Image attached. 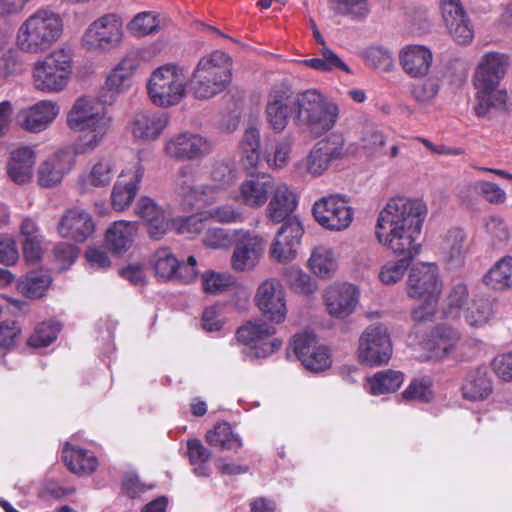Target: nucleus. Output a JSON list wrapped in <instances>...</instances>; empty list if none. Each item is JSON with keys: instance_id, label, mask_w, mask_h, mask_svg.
<instances>
[{"instance_id": "c9c22d12", "label": "nucleus", "mask_w": 512, "mask_h": 512, "mask_svg": "<svg viewBox=\"0 0 512 512\" xmlns=\"http://www.w3.org/2000/svg\"><path fill=\"white\" fill-rule=\"evenodd\" d=\"M137 232V222L127 220L115 221L106 230V246L114 254L126 253L132 247Z\"/></svg>"}, {"instance_id": "9b49d317", "label": "nucleus", "mask_w": 512, "mask_h": 512, "mask_svg": "<svg viewBox=\"0 0 512 512\" xmlns=\"http://www.w3.org/2000/svg\"><path fill=\"white\" fill-rule=\"evenodd\" d=\"M393 352L388 328L384 324H371L359 337L357 359L362 365L378 367L389 362Z\"/></svg>"}, {"instance_id": "603ef678", "label": "nucleus", "mask_w": 512, "mask_h": 512, "mask_svg": "<svg viewBox=\"0 0 512 512\" xmlns=\"http://www.w3.org/2000/svg\"><path fill=\"white\" fill-rule=\"evenodd\" d=\"M187 449L189 461L193 466L195 475L198 477H209L211 471L207 463L211 457V452L198 439L189 440L187 442Z\"/></svg>"}, {"instance_id": "1a4fd4ad", "label": "nucleus", "mask_w": 512, "mask_h": 512, "mask_svg": "<svg viewBox=\"0 0 512 512\" xmlns=\"http://www.w3.org/2000/svg\"><path fill=\"white\" fill-rule=\"evenodd\" d=\"M151 102L162 108L179 104L186 95V79L183 68L168 64L155 69L147 83Z\"/></svg>"}, {"instance_id": "09e8293b", "label": "nucleus", "mask_w": 512, "mask_h": 512, "mask_svg": "<svg viewBox=\"0 0 512 512\" xmlns=\"http://www.w3.org/2000/svg\"><path fill=\"white\" fill-rule=\"evenodd\" d=\"M283 276L290 288L298 294L311 295L318 290L316 280L297 265L286 267Z\"/></svg>"}, {"instance_id": "4c0bfd02", "label": "nucleus", "mask_w": 512, "mask_h": 512, "mask_svg": "<svg viewBox=\"0 0 512 512\" xmlns=\"http://www.w3.org/2000/svg\"><path fill=\"white\" fill-rule=\"evenodd\" d=\"M35 153L30 147H19L11 152L7 164L9 178L17 184L29 182L33 175Z\"/></svg>"}, {"instance_id": "49530a36", "label": "nucleus", "mask_w": 512, "mask_h": 512, "mask_svg": "<svg viewBox=\"0 0 512 512\" xmlns=\"http://www.w3.org/2000/svg\"><path fill=\"white\" fill-rule=\"evenodd\" d=\"M319 53V57L306 59L304 60V64L320 72H333L340 70L347 74H352V70L349 66L327 46L321 47Z\"/></svg>"}, {"instance_id": "f03ea898", "label": "nucleus", "mask_w": 512, "mask_h": 512, "mask_svg": "<svg viewBox=\"0 0 512 512\" xmlns=\"http://www.w3.org/2000/svg\"><path fill=\"white\" fill-rule=\"evenodd\" d=\"M67 125L72 131L81 134L73 150H58L39 165L37 180L41 187L59 185L73 169L76 155L91 154L99 148L112 131L114 117L96 100L77 98L67 114Z\"/></svg>"}, {"instance_id": "052dcab7", "label": "nucleus", "mask_w": 512, "mask_h": 512, "mask_svg": "<svg viewBox=\"0 0 512 512\" xmlns=\"http://www.w3.org/2000/svg\"><path fill=\"white\" fill-rule=\"evenodd\" d=\"M61 330L57 321H45L38 324L28 340V345L34 348H44L53 343Z\"/></svg>"}, {"instance_id": "cd10ccee", "label": "nucleus", "mask_w": 512, "mask_h": 512, "mask_svg": "<svg viewBox=\"0 0 512 512\" xmlns=\"http://www.w3.org/2000/svg\"><path fill=\"white\" fill-rule=\"evenodd\" d=\"M475 89L474 111L478 117H487L493 111L507 109L508 93L503 83H473Z\"/></svg>"}, {"instance_id": "6ab92c4d", "label": "nucleus", "mask_w": 512, "mask_h": 512, "mask_svg": "<svg viewBox=\"0 0 512 512\" xmlns=\"http://www.w3.org/2000/svg\"><path fill=\"white\" fill-rule=\"evenodd\" d=\"M254 301L261 314L272 324L285 321L288 307L286 292L281 283L273 278L261 282L256 290Z\"/></svg>"}, {"instance_id": "4468645a", "label": "nucleus", "mask_w": 512, "mask_h": 512, "mask_svg": "<svg viewBox=\"0 0 512 512\" xmlns=\"http://www.w3.org/2000/svg\"><path fill=\"white\" fill-rule=\"evenodd\" d=\"M312 214L320 226L331 231L348 228L354 216L348 199L339 194L324 196L315 201Z\"/></svg>"}, {"instance_id": "338daca9", "label": "nucleus", "mask_w": 512, "mask_h": 512, "mask_svg": "<svg viewBox=\"0 0 512 512\" xmlns=\"http://www.w3.org/2000/svg\"><path fill=\"white\" fill-rule=\"evenodd\" d=\"M474 188L486 201L492 204H502L506 200V192L496 183L477 181Z\"/></svg>"}, {"instance_id": "6e6552de", "label": "nucleus", "mask_w": 512, "mask_h": 512, "mask_svg": "<svg viewBox=\"0 0 512 512\" xmlns=\"http://www.w3.org/2000/svg\"><path fill=\"white\" fill-rule=\"evenodd\" d=\"M442 284L437 266L432 263H417L410 269L407 279L409 297L420 301L412 310L415 321L431 320L436 313Z\"/></svg>"}, {"instance_id": "9d476101", "label": "nucleus", "mask_w": 512, "mask_h": 512, "mask_svg": "<svg viewBox=\"0 0 512 512\" xmlns=\"http://www.w3.org/2000/svg\"><path fill=\"white\" fill-rule=\"evenodd\" d=\"M275 333L276 329L273 325L258 319L240 326L236 337L244 346L242 353L246 357L259 359L272 355L282 346V341L274 336Z\"/></svg>"}, {"instance_id": "f8f14e48", "label": "nucleus", "mask_w": 512, "mask_h": 512, "mask_svg": "<svg viewBox=\"0 0 512 512\" xmlns=\"http://www.w3.org/2000/svg\"><path fill=\"white\" fill-rule=\"evenodd\" d=\"M123 39L121 19L106 14L93 21L85 30L81 43L89 52L105 53L118 47Z\"/></svg>"}, {"instance_id": "e433bc0d", "label": "nucleus", "mask_w": 512, "mask_h": 512, "mask_svg": "<svg viewBox=\"0 0 512 512\" xmlns=\"http://www.w3.org/2000/svg\"><path fill=\"white\" fill-rule=\"evenodd\" d=\"M289 112L293 115V98L285 91L270 93L266 104V120L275 132L283 131L289 120Z\"/></svg>"}, {"instance_id": "774afa93", "label": "nucleus", "mask_w": 512, "mask_h": 512, "mask_svg": "<svg viewBox=\"0 0 512 512\" xmlns=\"http://www.w3.org/2000/svg\"><path fill=\"white\" fill-rule=\"evenodd\" d=\"M439 88L440 84L438 79L428 78L413 86L412 95L416 101L428 103L438 94Z\"/></svg>"}, {"instance_id": "473e14b6", "label": "nucleus", "mask_w": 512, "mask_h": 512, "mask_svg": "<svg viewBox=\"0 0 512 512\" xmlns=\"http://www.w3.org/2000/svg\"><path fill=\"white\" fill-rule=\"evenodd\" d=\"M135 213L148 225L149 235L161 239L169 229L170 221L164 210L150 197L141 196L135 205Z\"/></svg>"}, {"instance_id": "0e129e2a", "label": "nucleus", "mask_w": 512, "mask_h": 512, "mask_svg": "<svg viewBox=\"0 0 512 512\" xmlns=\"http://www.w3.org/2000/svg\"><path fill=\"white\" fill-rule=\"evenodd\" d=\"M432 382L429 378L415 379L405 389L402 396L407 400L428 402L432 399Z\"/></svg>"}, {"instance_id": "3c124183", "label": "nucleus", "mask_w": 512, "mask_h": 512, "mask_svg": "<svg viewBox=\"0 0 512 512\" xmlns=\"http://www.w3.org/2000/svg\"><path fill=\"white\" fill-rule=\"evenodd\" d=\"M51 281L47 272L32 271L20 281L18 288L26 297L39 298L44 295Z\"/></svg>"}, {"instance_id": "58836bf2", "label": "nucleus", "mask_w": 512, "mask_h": 512, "mask_svg": "<svg viewBox=\"0 0 512 512\" xmlns=\"http://www.w3.org/2000/svg\"><path fill=\"white\" fill-rule=\"evenodd\" d=\"M462 395L469 401H483L493 391L492 381L486 368L470 371L462 384Z\"/></svg>"}, {"instance_id": "bb28decb", "label": "nucleus", "mask_w": 512, "mask_h": 512, "mask_svg": "<svg viewBox=\"0 0 512 512\" xmlns=\"http://www.w3.org/2000/svg\"><path fill=\"white\" fill-rule=\"evenodd\" d=\"M169 123L165 112L145 109L136 112L129 124L133 137L140 142L157 140Z\"/></svg>"}, {"instance_id": "680f3d73", "label": "nucleus", "mask_w": 512, "mask_h": 512, "mask_svg": "<svg viewBox=\"0 0 512 512\" xmlns=\"http://www.w3.org/2000/svg\"><path fill=\"white\" fill-rule=\"evenodd\" d=\"M237 229L214 227L208 229L203 236V244L211 249L228 250L235 242Z\"/></svg>"}, {"instance_id": "5fc2aeb1", "label": "nucleus", "mask_w": 512, "mask_h": 512, "mask_svg": "<svg viewBox=\"0 0 512 512\" xmlns=\"http://www.w3.org/2000/svg\"><path fill=\"white\" fill-rule=\"evenodd\" d=\"M494 315L492 303L488 300L473 301L463 312L465 323L480 328L489 323Z\"/></svg>"}, {"instance_id": "423d86ee", "label": "nucleus", "mask_w": 512, "mask_h": 512, "mask_svg": "<svg viewBox=\"0 0 512 512\" xmlns=\"http://www.w3.org/2000/svg\"><path fill=\"white\" fill-rule=\"evenodd\" d=\"M232 68V58L222 50L203 55L189 80L192 95L207 100L225 91L232 80Z\"/></svg>"}, {"instance_id": "37998d69", "label": "nucleus", "mask_w": 512, "mask_h": 512, "mask_svg": "<svg viewBox=\"0 0 512 512\" xmlns=\"http://www.w3.org/2000/svg\"><path fill=\"white\" fill-rule=\"evenodd\" d=\"M404 382V375L396 370H384L375 373L367 379L366 390L379 396L397 391Z\"/></svg>"}, {"instance_id": "412c9836", "label": "nucleus", "mask_w": 512, "mask_h": 512, "mask_svg": "<svg viewBox=\"0 0 512 512\" xmlns=\"http://www.w3.org/2000/svg\"><path fill=\"white\" fill-rule=\"evenodd\" d=\"M441 14L444 25L452 40L461 46H468L474 39V26L460 0H441Z\"/></svg>"}, {"instance_id": "864d4df0", "label": "nucleus", "mask_w": 512, "mask_h": 512, "mask_svg": "<svg viewBox=\"0 0 512 512\" xmlns=\"http://www.w3.org/2000/svg\"><path fill=\"white\" fill-rule=\"evenodd\" d=\"M325 155L321 147L316 144L308 155L296 164L297 171L314 177L322 175L330 165Z\"/></svg>"}, {"instance_id": "2f4dec72", "label": "nucleus", "mask_w": 512, "mask_h": 512, "mask_svg": "<svg viewBox=\"0 0 512 512\" xmlns=\"http://www.w3.org/2000/svg\"><path fill=\"white\" fill-rule=\"evenodd\" d=\"M467 234L459 227L445 232L440 242V251L448 269L461 268L467 256Z\"/></svg>"}, {"instance_id": "a878e982", "label": "nucleus", "mask_w": 512, "mask_h": 512, "mask_svg": "<svg viewBox=\"0 0 512 512\" xmlns=\"http://www.w3.org/2000/svg\"><path fill=\"white\" fill-rule=\"evenodd\" d=\"M274 182V179L268 174L251 175L240 183L234 200L246 207L259 209L270 198Z\"/></svg>"}, {"instance_id": "8fccbe9b", "label": "nucleus", "mask_w": 512, "mask_h": 512, "mask_svg": "<svg viewBox=\"0 0 512 512\" xmlns=\"http://www.w3.org/2000/svg\"><path fill=\"white\" fill-rule=\"evenodd\" d=\"M206 441L211 446L220 447L223 450H237L242 446L240 437L233 432L230 424L226 422L220 423L213 430L208 431Z\"/></svg>"}, {"instance_id": "f704fd0d", "label": "nucleus", "mask_w": 512, "mask_h": 512, "mask_svg": "<svg viewBox=\"0 0 512 512\" xmlns=\"http://www.w3.org/2000/svg\"><path fill=\"white\" fill-rule=\"evenodd\" d=\"M266 209V216L273 223L283 222L297 207V198L285 183L274 182Z\"/></svg>"}, {"instance_id": "ddd939ff", "label": "nucleus", "mask_w": 512, "mask_h": 512, "mask_svg": "<svg viewBox=\"0 0 512 512\" xmlns=\"http://www.w3.org/2000/svg\"><path fill=\"white\" fill-rule=\"evenodd\" d=\"M140 60L136 52H128L106 75L99 98L82 96L96 100L111 116L105 103L112 104L116 98L127 92L132 85V78L138 69Z\"/></svg>"}, {"instance_id": "5701e85b", "label": "nucleus", "mask_w": 512, "mask_h": 512, "mask_svg": "<svg viewBox=\"0 0 512 512\" xmlns=\"http://www.w3.org/2000/svg\"><path fill=\"white\" fill-rule=\"evenodd\" d=\"M166 154L175 160H195L211 152L210 142L197 133L181 132L171 136L165 143Z\"/></svg>"}, {"instance_id": "69168bd1", "label": "nucleus", "mask_w": 512, "mask_h": 512, "mask_svg": "<svg viewBox=\"0 0 512 512\" xmlns=\"http://www.w3.org/2000/svg\"><path fill=\"white\" fill-rule=\"evenodd\" d=\"M335 10L352 18H363L369 13L368 0H334Z\"/></svg>"}, {"instance_id": "79ce46f5", "label": "nucleus", "mask_w": 512, "mask_h": 512, "mask_svg": "<svg viewBox=\"0 0 512 512\" xmlns=\"http://www.w3.org/2000/svg\"><path fill=\"white\" fill-rule=\"evenodd\" d=\"M483 283L494 291L512 288V256L499 259L483 276Z\"/></svg>"}, {"instance_id": "a18cd8bd", "label": "nucleus", "mask_w": 512, "mask_h": 512, "mask_svg": "<svg viewBox=\"0 0 512 512\" xmlns=\"http://www.w3.org/2000/svg\"><path fill=\"white\" fill-rule=\"evenodd\" d=\"M241 160L248 168H255L260 161V132L253 125L247 127L239 145Z\"/></svg>"}, {"instance_id": "bf43d9fd", "label": "nucleus", "mask_w": 512, "mask_h": 512, "mask_svg": "<svg viewBox=\"0 0 512 512\" xmlns=\"http://www.w3.org/2000/svg\"><path fill=\"white\" fill-rule=\"evenodd\" d=\"M365 63L382 72H390L394 68L393 53L383 46L368 47L362 52Z\"/></svg>"}, {"instance_id": "b1692460", "label": "nucleus", "mask_w": 512, "mask_h": 512, "mask_svg": "<svg viewBox=\"0 0 512 512\" xmlns=\"http://www.w3.org/2000/svg\"><path fill=\"white\" fill-rule=\"evenodd\" d=\"M460 341L457 329L447 325H437L431 329L427 337L420 343L424 360L442 361L448 358Z\"/></svg>"}, {"instance_id": "de8ad7c7", "label": "nucleus", "mask_w": 512, "mask_h": 512, "mask_svg": "<svg viewBox=\"0 0 512 512\" xmlns=\"http://www.w3.org/2000/svg\"><path fill=\"white\" fill-rule=\"evenodd\" d=\"M203 217L223 225L240 224L245 221L243 209L234 203L215 205L203 211Z\"/></svg>"}, {"instance_id": "7c9ffc66", "label": "nucleus", "mask_w": 512, "mask_h": 512, "mask_svg": "<svg viewBox=\"0 0 512 512\" xmlns=\"http://www.w3.org/2000/svg\"><path fill=\"white\" fill-rule=\"evenodd\" d=\"M307 268L320 280H331L339 270V254L328 244H318L311 249Z\"/></svg>"}, {"instance_id": "a211bd4d", "label": "nucleus", "mask_w": 512, "mask_h": 512, "mask_svg": "<svg viewBox=\"0 0 512 512\" xmlns=\"http://www.w3.org/2000/svg\"><path fill=\"white\" fill-rule=\"evenodd\" d=\"M290 350L304 368L311 372H323L332 365L330 350L326 346L319 344L313 333L303 332L296 334L290 343Z\"/></svg>"}, {"instance_id": "13d9d810", "label": "nucleus", "mask_w": 512, "mask_h": 512, "mask_svg": "<svg viewBox=\"0 0 512 512\" xmlns=\"http://www.w3.org/2000/svg\"><path fill=\"white\" fill-rule=\"evenodd\" d=\"M161 19L153 12H140L134 16L127 28L128 31L137 37L157 33L160 29Z\"/></svg>"}, {"instance_id": "c756f323", "label": "nucleus", "mask_w": 512, "mask_h": 512, "mask_svg": "<svg viewBox=\"0 0 512 512\" xmlns=\"http://www.w3.org/2000/svg\"><path fill=\"white\" fill-rule=\"evenodd\" d=\"M510 65L508 54L489 51L479 58L472 83H502Z\"/></svg>"}, {"instance_id": "f257e3e1", "label": "nucleus", "mask_w": 512, "mask_h": 512, "mask_svg": "<svg viewBox=\"0 0 512 512\" xmlns=\"http://www.w3.org/2000/svg\"><path fill=\"white\" fill-rule=\"evenodd\" d=\"M427 207L420 199L394 197L380 211L375 225L377 241L394 254L398 260L386 262L379 271V280L384 285L400 281L410 261L420 251L418 241Z\"/></svg>"}, {"instance_id": "4be33fe9", "label": "nucleus", "mask_w": 512, "mask_h": 512, "mask_svg": "<svg viewBox=\"0 0 512 512\" xmlns=\"http://www.w3.org/2000/svg\"><path fill=\"white\" fill-rule=\"evenodd\" d=\"M303 228L298 221L289 220L282 224L269 246V258L279 264H288L298 256V247Z\"/></svg>"}, {"instance_id": "f3484780", "label": "nucleus", "mask_w": 512, "mask_h": 512, "mask_svg": "<svg viewBox=\"0 0 512 512\" xmlns=\"http://www.w3.org/2000/svg\"><path fill=\"white\" fill-rule=\"evenodd\" d=\"M360 299L359 288L349 282L336 281L325 287L322 300L326 312L334 319H346L352 315Z\"/></svg>"}, {"instance_id": "20e7f679", "label": "nucleus", "mask_w": 512, "mask_h": 512, "mask_svg": "<svg viewBox=\"0 0 512 512\" xmlns=\"http://www.w3.org/2000/svg\"><path fill=\"white\" fill-rule=\"evenodd\" d=\"M189 167L180 168L176 180V191L182 200L192 206L196 202L212 204L232 187L236 180V170L230 161L218 160L211 163L206 183L196 184L188 177Z\"/></svg>"}, {"instance_id": "dca6fc26", "label": "nucleus", "mask_w": 512, "mask_h": 512, "mask_svg": "<svg viewBox=\"0 0 512 512\" xmlns=\"http://www.w3.org/2000/svg\"><path fill=\"white\" fill-rule=\"evenodd\" d=\"M144 176V166L139 158L128 162L113 184L110 202L113 210L122 212L135 200Z\"/></svg>"}, {"instance_id": "0eeeda50", "label": "nucleus", "mask_w": 512, "mask_h": 512, "mask_svg": "<svg viewBox=\"0 0 512 512\" xmlns=\"http://www.w3.org/2000/svg\"><path fill=\"white\" fill-rule=\"evenodd\" d=\"M73 50L60 46L36 59L31 67L32 85L45 94H57L66 89L73 72Z\"/></svg>"}, {"instance_id": "a19ab883", "label": "nucleus", "mask_w": 512, "mask_h": 512, "mask_svg": "<svg viewBox=\"0 0 512 512\" xmlns=\"http://www.w3.org/2000/svg\"><path fill=\"white\" fill-rule=\"evenodd\" d=\"M117 170L116 160L109 155H103L90 162L84 179L90 186L106 187L115 177Z\"/></svg>"}, {"instance_id": "39448f33", "label": "nucleus", "mask_w": 512, "mask_h": 512, "mask_svg": "<svg viewBox=\"0 0 512 512\" xmlns=\"http://www.w3.org/2000/svg\"><path fill=\"white\" fill-rule=\"evenodd\" d=\"M340 108L317 89H308L293 98L295 124L318 138L332 130L338 122Z\"/></svg>"}, {"instance_id": "ea45409f", "label": "nucleus", "mask_w": 512, "mask_h": 512, "mask_svg": "<svg viewBox=\"0 0 512 512\" xmlns=\"http://www.w3.org/2000/svg\"><path fill=\"white\" fill-rule=\"evenodd\" d=\"M63 460L68 469L78 475L94 472L98 466L97 458L89 451L66 442L62 451Z\"/></svg>"}, {"instance_id": "c85d7f7f", "label": "nucleus", "mask_w": 512, "mask_h": 512, "mask_svg": "<svg viewBox=\"0 0 512 512\" xmlns=\"http://www.w3.org/2000/svg\"><path fill=\"white\" fill-rule=\"evenodd\" d=\"M95 230V224L91 215L80 208L67 210L61 217L58 226V234L76 242H84L91 237Z\"/></svg>"}, {"instance_id": "4d7b16f0", "label": "nucleus", "mask_w": 512, "mask_h": 512, "mask_svg": "<svg viewBox=\"0 0 512 512\" xmlns=\"http://www.w3.org/2000/svg\"><path fill=\"white\" fill-rule=\"evenodd\" d=\"M483 229L486 239L494 246L507 242L510 230L506 221L499 215H489L483 219Z\"/></svg>"}, {"instance_id": "72a5a7b5", "label": "nucleus", "mask_w": 512, "mask_h": 512, "mask_svg": "<svg viewBox=\"0 0 512 512\" xmlns=\"http://www.w3.org/2000/svg\"><path fill=\"white\" fill-rule=\"evenodd\" d=\"M433 54L422 45H408L401 49L399 62L404 72L413 77L425 76L432 64Z\"/></svg>"}, {"instance_id": "2eb2a0df", "label": "nucleus", "mask_w": 512, "mask_h": 512, "mask_svg": "<svg viewBox=\"0 0 512 512\" xmlns=\"http://www.w3.org/2000/svg\"><path fill=\"white\" fill-rule=\"evenodd\" d=\"M236 233L231 267L236 272L253 271L264 255L266 240L260 234L243 228L237 229Z\"/></svg>"}, {"instance_id": "e2e57ef3", "label": "nucleus", "mask_w": 512, "mask_h": 512, "mask_svg": "<svg viewBox=\"0 0 512 512\" xmlns=\"http://www.w3.org/2000/svg\"><path fill=\"white\" fill-rule=\"evenodd\" d=\"M203 212L199 215H191L188 217H178L170 221L169 227L178 234L193 235L198 234L204 229Z\"/></svg>"}, {"instance_id": "6e6d98bb", "label": "nucleus", "mask_w": 512, "mask_h": 512, "mask_svg": "<svg viewBox=\"0 0 512 512\" xmlns=\"http://www.w3.org/2000/svg\"><path fill=\"white\" fill-rule=\"evenodd\" d=\"M202 288L208 294H222L235 285V277L228 272L205 271L201 275Z\"/></svg>"}, {"instance_id": "7ed1b4c3", "label": "nucleus", "mask_w": 512, "mask_h": 512, "mask_svg": "<svg viewBox=\"0 0 512 512\" xmlns=\"http://www.w3.org/2000/svg\"><path fill=\"white\" fill-rule=\"evenodd\" d=\"M62 17L47 8H39L28 15L18 26L15 46L23 54L43 55L62 38Z\"/></svg>"}, {"instance_id": "aec40b11", "label": "nucleus", "mask_w": 512, "mask_h": 512, "mask_svg": "<svg viewBox=\"0 0 512 512\" xmlns=\"http://www.w3.org/2000/svg\"><path fill=\"white\" fill-rule=\"evenodd\" d=\"M155 275L162 280L177 279L190 283L198 275L197 260L189 256L186 262H180L168 247L157 249L151 258Z\"/></svg>"}, {"instance_id": "c03bdc74", "label": "nucleus", "mask_w": 512, "mask_h": 512, "mask_svg": "<svg viewBox=\"0 0 512 512\" xmlns=\"http://www.w3.org/2000/svg\"><path fill=\"white\" fill-rule=\"evenodd\" d=\"M468 288L464 283H456L449 290L443 307V315L446 319L458 320L468 308Z\"/></svg>"}, {"instance_id": "393cba45", "label": "nucleus", "mask_w": 512, "mask_h": 512, "mask_svg": "<svg viewBox=\"0 0 512 512\" xmlns=\"http://www.w3.org/2000/svg\"><path fill=\"white\" fill-rule=\"evenodd\" d=\"M60 113V106L53 100H40L20 110L17 123L26 131L39 133L46 130Z\"/></svg>"}]
</instances>
